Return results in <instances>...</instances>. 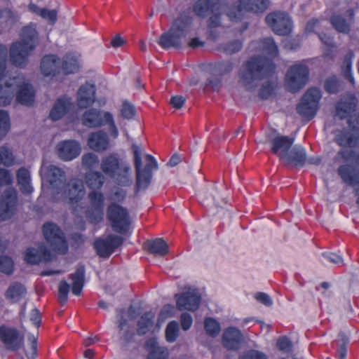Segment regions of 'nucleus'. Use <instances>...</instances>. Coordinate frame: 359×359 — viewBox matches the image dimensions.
<instances>
[{"mask_svg": "<svg viewBox=\"0 0 359 359\" xmlns=\"http://www.w3.org/2000/svg\"><path fill=\"white\" fill-rule=\"evenodd\" d=\"M263 51L271 58L261 55L250 57L243 65L240 78L243 86L248 90H252L257 86V82L269 78L276 71V65L273 61L278 55V48L273 39L264 38L261 41Z\"/></svg>", "mask_w": 359, "mask_h": 359, "instance_id": "1", "label": "nucleus"}, {"mask_svg": "<svg viewBox=\"0 0 359 359\" xmlns=\"http://www.w3.org/2000/svg\"><path fill=\"white\" fill-rule=\"evenodd\" d=\"M40 174L52 188L56 190L57 194H62L64 199L73 207L74 213L77 214L80 212L79 209H83V207L79 206V203L83 198L86 189L81 180L74 178L66 183L64 171L53 165L48 166L42 165L40 168Z\"/></svg>", "mask_w": 359, "mask_h": 359, "instance_id": "2", "label": "nucleus"}, {"mask_svg": "<svg viewBox=\"0 0 359 359\" xmlns=\"http://www.w3.org/2000/svg\"><path fill=\"white\" fill-rule=\"evenodd\" d=\"M194 18L189 10L181 11L175 18L168 31L159 37L158 44L163 49H180L183 40L188 36L194 25Z\"/></svg>", "mask_w": 359, "mask_h": 359, "instance_id": "3", "label": "nucleus"}, {"mask_svg": "<svg viewBox=\"0 0 359 359\" xmlns=\"http://www.w3.org/2000/svg\"><path fill=\"white\" fill-rule=\"evenodd\" d=\"M16 93V101L26 106H32L34 102L35 92L29 83H18V78H11L4 84H0V106L11 104Z\"/></svg>", "mask_w": 359, "mask_h": 359, "instance_id": "4", "label": "nucleus"}, {"mask_svg": "<svg viewBox=\"0 0 359 359\" xmlns=\"http://www.w3.org/2000/svg\"><path fill=\"white\" fill-rule=\"evenodd\" d=\"M21 40L12 43L10 47V60L15 67H25L28 57L36 47L37 32L35 29L25 27L22 29Z\"/></svg>", "mask_w": 359, "mask_h": 359, "instance_id": "5", "label": "nucleus"}, {"mask_svg": "<svg viewBox=\"0 0 359 359\" xmlns=\"http://www.w3.org/2000/svg\"><path fill=\"white\" fill-rule=\"evenodd\" d=\"M100 168L107 176L115 180L121 187L131 184L130 168L116 153L108 154L101 161Z\"/></svg>", "mask_w": 359, "mask_h": 359, "instance_id": "6", "label": "nucleus"}, {"mask_svg": "<svg viewBox=\"0 0 359 359\" xmlns=\"http://www.w3.org/2000/svg\"><path fill=\"white\" fill-rule=\"evenodd\" d=\"M131 149L133 153L134 166L136 171L135 189L139 191L149 187L151 182L153 170H158V165L156 158L152 155L146 154L147 163L142 169V151L136 144H133Z\"/></svg>", "mask_w": 359, "mask_h": 359, "instance_id": "7", "label": "nucleus"}, {"mask_svg": "<svg viewBox=\"0 0 359 359\" xmlns=\"http://www.w3.org/2000/svg\"><path fill=\"white\" fill-rule=\"evenodd\" d=\"M82 123L83 126L91 128H100L108 125L111 137L116 139L118 136V130L114 116L109 111L91 108L86 111L82 115Z\"/></svg>", "mask_w": 359, "mask_h": 359, "instance_id": "8", "label": "nucleus"}, {"mask_svg": "<svg viewBox=\"0 0 359 359\" xmlns=\"http://www.w3.org/2000/svg\"><path fill=\"white\" fill-rule=\"evenodd\" d=\"M107 218L113 231L126 234L130 228V217L128 210L116 202L111 203L107 209Z\"/></svg>", "mask_w": 359, "mask_h": 359, "instance_id": "9", "label": "nucleus"}, {"mask_svg": "<svg viewBox=\"0 0 359 359\" xmlns=\"http://www.w3.org/2000/svg\"><path fill=\"white\" fill-rule=\"evenodd\" d=\"M46 241L54 252L65 255L68 251V245L62 229L55 223L47 222L42 226Z\"/></svg>", "mask_w": 359, "mask_h": 359, "instance_id": "10", "label": "nucleus"}, {"mask_svg": "<svg viewBox=\"0 0 359 359\" xmlns=\"http://www.w3.org/2000/svg\"><path fill=\"white\" fill-rule=\"evenodd\" d=\"M322 95L317 88H309L297 105V111L302 117L311 120L316 116L319 109V102Z\"/></svg>", "mask_w": 359, "mask_h": 359, "instance_id": "11", "label": "nucleus"}, {"mask_svg": "<svg viewBox=\"0 0 359 359\" xmlns=\"http://www.w3.org/2000/svg\"><path fill=\"white\" fill-rule=\"evenodd\" d=\"M269 4V0H238L237 4L229 8L226 14L231 21L238 22L241 20L243 11L263 13Z\"/></svg>", "mask_w": 359, "mask_h": 359, "instance_id": "12", "label": "nucleus"}, {"mask_svg": "<svg viewBox=\"0 0 359 359\" xmlns=\"http://www.w3.org/2000/svg\"><path fill=\"white\" fill-rule=\"evenodd\" d=\"M309 71L308 67L302 64L291 66L286 74L285 82L288 90L296 93L303 88L309 81Z\"/></svg>", "mask_w": 359, "mask_h": 359, "instance_id": "13", "label": "nucleus"}, {"mask_svg": "<svg viewBox=\"0 0 359 359\" xmlns=\"http://www.w3.org/2000/svg\"><path fill=\"white\" fill-rule=\"evenodd\" d=\"M265 21L273 32L280 36H286L291 33L292 21L288 13L273 12L266 16Z\"/></svg>", "mask_w": 359, "mask_h": 359, "instance_id": "14", "label": "nucleus"}, {"mask_svg": "<svg viewBox=\"0 0 359 359\" xmlns=\"http://www.w3.org/2000/svg\"><path fill=\"white\" fill-rule=\"evenodd\" d=\"M0 341L7 350L16 352L24 346V335L15 327L1 325H0Z\"/></svg>", "mask_w": 359, "mask_h": 359, "instance_id": "15", "label": "nucleus"}, {"mask_svg": "<svg viewBox=\"0 0 359 359\" xmlns=\"http://www.w3.org/2000/svg\"><path fill=\"white\" fill-rule=\"evenodd\" d=\"M90 207L86 211L88 221L93 224L100 223L104 217V196L102 192L90 191L88 194Z\"/></svg>", "mask_w": 359, "mask_h": 359, "instance_id": "16", "label": "nucleus"}, {"mask_svg": "<svg viewBox=\"0 0 359 359\" xmlns=\"http://www.w3.org/2000/svg\"><path fill=\"white\" fill-rule=\"evenodd\" d=\"M124 242V238L118 235L109 234L104 238H97L93 247L97 255L100 257L108 258Z\"/></svg>", "mask_w": 359, "mask_h": 359, "instance_id": "17", "label": "nucleus"}, {"mask_svg": "<svg viewBox=\"0 0 359 359\" xmlns=\"http://www.w3.org/2000/svg\"><path fill=\"white\" fill-rule=\"evenodd\" d=\"M18 205L17 191L13 188L6 189L0 199V220L6 221L15 214Z\"/></svg>", "mask_w": 359, "mask_h": 359, "instance_id": "18", "label": "nucleus"}, {"mask_svg": "<svg viewBox=\"0 0 359 359\" xmlns=\"http://www.w3.org/2000/svg\"><path fill=\"white\" fill-rule=\"evenodd\" d=\"M176 304L180 311H196L201 301V295L195 290H188L182 294H176Z\"/></svg>", "mask_w": 359, "mask_h": 359, "instance_id": "19", "label": "nucleus"}, {"mask_svg": "<svg viewBox=\"0 0 359 359\" xmlns=\"http://www.w3.org/2000/svg\"><path fill=\"white\" fill-rule=\"evenodd\" d=\"M56 149L59 158L65 161L76 158L81 151L79 142L74 140L60 141L57 144Z\"/></svg>", "mask_w": 359, "mask_h": 359, "instance_id": "20", "label": "nucleus"}, {"mask_svg": "<svg viewBox=\"0 0 359 359\" xmlns=\"http://www.w3.org/2000/svg\"><path fill=\"white\" fill-rule=\"evenodd\" d=\"M294 142V137L278 135L270 140V151L274 155H278L280 160L285 156Z\"/></svg>", "mask_w": 359, "mask_h": 359, "instance_id": "21", "label": "nucleus"}, {"mask_svg": "<svg viewBox=\"0 0 359 359\" xmlns=\"http://www.w3.org/2000/svg\"><path fill=\"white\" fill-rule=\"evenodd\" d=\"M243 334L241 331L236 327H228L224 330L222 334V345L225 348L228 350H238L243 343Z\"/></svg>", "mask_w": 359, "mask_h": 359, "instance_id": "22", "label": "nucleus"}, {"mask_svg": "<svg viewBox=\"0 0 359 359\" xmlns=\"http://www.w3.org/2000/svg\"><path fill=\"white\" fill-rule=\"evenodd\" d=\"M61 60L54 54L46 55L41 61L40 69L45 76H55L61 72Z\"/></svg>", "mask_w": 359, "mask_h": 359, "instance_id": "23", "label": "nucleus"}, {"mask_svg": "<svg viewBox=\"0 0 359 359\" xmlns=\"http://www.w3.org/2000/svg\"><path fill=\"white\" fill-rule=\"evenodd\" d=\"M96 88L94 84L86 82L78 90L77 104L81 109L91 106L95 101Z\"/></svg>", "mask_w": 359, "mask_h": 359, "instance_id": "24", "label": "nucleus"}, {"mask_svg": "<svg viewBox=\"0 0 359 359\" xmlns=\"http://www.w3.org/2000/svg\"><path fill=\"white\" fill-rule=\"evenodd\" d=\"M357 107V99L353 95L341 98L336 104L337 115L341 120L352 116Z\"/></svg>", "mask_w": 359, "mask_h": 359, "instance_id": "25", "label": "nucleus"}, {"mask_svg": "<svg viewBox=\"0 0 359 359\" xmlns=\"http://www.w3.org/2000/svg\"><path fill=\"white\" fill-rule=\"evenodd\" d=\"M283 160L287 166L303 167L307 160L306 150L302 146L296 145L290 149Z\"/></svg>", "mask_w": 359, "mask_h": 359, "instance_id": "26", "label": "nucleus"}, {"mask_svg": "<svg viewBox=\"0 0 359 359\" xmlns=\"http://www.w3.org/2000/svg\"><path fill=\"white\" fill-rule=\"evenodd\" d=\"M88 147L95 151H103L108 149L109 140L105 132L97 130L91 133L88 138Z\"/></svg>", "mask_w": 359, "mask_h": 359, "instance_id": "27", "label": "nucleus"}, {"mask_svg": "<svg viewBox=\"0 0 359 359\" xmlns=\"http://www.w3.org/2000/svg\"><path fill=\"white\" fill-rule=\"evenodd\" d=\"M72 106L71 99L62 96L58 97L52 107L49 117L53 121H58L67 114Z\"/></svg>", "mask_w": 359, "mask_h": 359, "instance_id": "28", "label": "nucleus"}, {"mask_svg": "<svg viewBox=\"0 0 359 359\" xmlns=\"http://www.w3.org/2000/svg\"><path fill=\"white\" fill-rule=\"evenodd\" d=\"M86 269L84 265H79L74 273L69 276V279L72 281V292L76 296H80L82 293L83 287L85 284Z\"/></svg>", "mask_w": 359, "mask_h": 359, "instance_id": "29", "label": "nucleus"}, {"mask_svg": "<svg viewBox=\"0 0 359 359\" xmlns=\"http://www.w3.org/2000/svg\"><path fill=\"white\" fill-rule=\"evenodd\" d=\"M335 142L342 147H355L358 146L359 129L355 130V133H352L345 129L340 130L335 136Z\"/></svg>", "mask_w": 359, "mask_h": 359, "instance_id": "30", "label": "nucleus"}, {"mask_svg": "<svg viewBox=\"0 0 359 359\" xmlns=\"http://www.w3.org/2000/svg\"><path fill=\"white\" fill-rule=\"evenodd\" d=\"M146 348L149 351L147 359H168L169 353L163 346H159L155 339L146 341Z\"/></svg>", "mask_w": 359, "mask_h": 359, "instance_id": "31", "label": "nucleus"}, {"mask_svg": "<svg viewBox=\"0 0 359 359\" xmlns=\"http://www.w3.org/2000/svg\"><path fill=\"white\" fill-rule=\"evenodd\" d=\"M218 2L214 0H197L193 6L195 14L200 18H205L217 8Z\"/></svg>", "mask_w": 359, "mask_h": 359, "instance_id": "32", "label": "nucleus"}, {"mask_svg": "<svg viewBox=\"0 0 359 359\" xmlns=\"http://www.w3.org/2000/svg\"><path fill=\"white\" fill-rule=\"evenodd\" d=\"M338 174L341 180L347 184H359V174L351 165H341L338 168Z\"/></svg>", "mask_w": 359, "mask_h": 359, "instance_id": "33", "label": "nucleus"}, {"mask_svg": "<svg viewBox=\"0 0 359 359\" xmlns=\"http://www.w3.org/2000/svg\"><path fill=\"white\" fill-rule=\"evenodd\" d=\"M26 294V287L22 283L15 282L9 285L5 292V297L11 303H17L20 302Z\"/></svg>", "mask_w": 359, "mask_h": 359, "instance_id": "34", "label": "nucleus"}, {"mask_svg": "<svg viewBox=\"0 0 359 359\" xmlns=\"http://www.w3.org/2000/svg\"><path fill=\"white\" fill-rule=\"evenodd\" d=\"M17 181L22 193L29 194L33 191L30 173L27 168L22 167L17 171Z\"/></svg>", "mask_w": 359, "mask_h": 359, "instance_id": "35", "label": "nucleus"}, {"mask_svg": "<svg viewBox=\"0 0 359 359\" xmlns=\"http://www.w3.org/2000/svg\"><path fill=\"white\" fill-rule=\"evenodd\" d=\"M146 245L149 253L159 256H165L169 251V246L163 238L148 241Z\"/></svg>", "mask_w": 359, "mask_h": 359, "instance_id": "36", "label": "nucleus"}, {"mask_svg": "<svg viewBox=\"0 0 359 359\" xmlns=\"http://www.w3.org/2000/svg\"><path fill=\"white\" fill-rule=\"evenodd\" d=\"M155 316L151 311L144 313L137 321V333L139 336L146 334L153 326Z\"/></svg>", "mask_w": 359, "mask_h": 359, "instance_id": "37", "label": "nucleus"}, {"mask_svg": "<svg viewBox=\"0 0 359 359\" xmlns=\"http://www.w3.org/2000/svg\"><path fill=\"white\" fill-rule=\"evenodd\" d=\"M61 72L65 75L75 73L79 69L77 59L71 53H67L61 61Z\"/></svg>", "mask_w": 359, "mask_h": 359, "instance_id": "38", "label": "nucleus"}, {"mask_svg": "<svg viewBox=\"0 0 359 359\" xmlns=\"http://www.w3.org/2000/svg\"><path fill=\"white\" fill-rule=\"evenodd\" d=\"M354 58V53L353 50H348L344 58L341 65L342 73L351 83H354V78L352 74V61Z\"/></svg>", "mask_w": 359, "mask_h": 359, "instance_id": "39", "label": "nucleus"}, {"mask_svg": "<svg viewBox=\"0 0 359 359\" xmlns=\"http://www.w3.org/2000/svg\"><path fill=\"white\" fill-rule=\"evenodd\" d=\"M86 182L90 189H100L104 184V178L101 172L93 171L86 174Z\"/></svg>", "mask_w": 359, "mask_h": 359, "instance_id": "40", "label": "nucleus"}, {"mask_svg": "<svg viewBox=\"0 0 359 359\" xmlns=\"http://www.w3.org/2000/svg\"><path fill=\"white\" fill-rule=\"evenodd\" d=\"M330 22L333 27L340 33L348 34L350 32V26L346 20L340 15L334 14L330 18Z\"/></svg>", "mask_w": 359, "mask_h": 359, "instance_id": "41", "label": "nucleus"}, {"mask_svg": "<svg viewBox=\"0 0 359 359\" xmlns=\"http://www.w3.org/2000/svg\"><path fill=\"white\" fill-rule=\"evenodd\" d=\"M204 329L208 336L216 337L221 331V325L215 318L208 317L204 320Z\"/></svg>", "mask_w": 359, "mask_h": 359, "instance_id": "42", "label": "nucleus"}, {"mask_svg": "<svg viewBox=\"0 0 359 359\" xmlns=\"http://www.w3.org/2000/svg\"><path fill=\"white\" fill-rule=\"evenodd\" d=\"M243 48V41L238 39L223 43L219 46V50L227 55L239 52Z\"/></svg>", "mask_w": 359, "mask_h": 359, "instance_id": "43", "label": "nucleus"}, {"mask_svg": "<svg viewBox=\"0 0 359 359\" xmlns=\"http://www.w3.org/2000/svg\"><path fill=\"white\" fill-rule=\"evenodd\" d=\"M324 88L330 94H337L341 89V83L336 76H332L325 80Z\"/></svg>", "mask_w": 359, "mask_h": 359, "instance_id": "44", "label": "nucleus"}, {"mask_svg": "<svg viewBox=\"0 0 359 359\" xmlns=\"http://www.w3.org/2000/svg\"><path fill=\"white\" fill-rule=\"evenodd\" d=\"M179 334V324L177 321H170L165 328V339L169 343L175 342Z\"/></svg>", "mask_w": 359, "mask_h": 359, "instance_id": "45", "label": "nucleus"}, {"mask_svg": "<svg viewBox=\"0 0 359 359\" xmlns=\"http://www.w3.org/2000/svg\"><path fill=\"white\" fill-rule=\"evenodd\" d=\"M11 127L10 116L5 110L0 109V140L8 133Z\"/></svg>", "mask_w": 359, "mask_h": 359, "instance_id": "46", "label": "nucleus"}, {"mask_svg": "<svg viewBox=\"0 0 359 359\" xmlns=\"http://www.w3.org/2000/svg\"><path fill=\"white\" fill-rule=\"evenodd\" d=\"M14 262L7 255H0V272L11 275L14 272Z\"/></svg>", "mask_w": 359, "mask_h": 359, "instance_id": "47", "label": "nucleus"}, {"mask_svg": "<svg viewBox=\"0 0 359 359\" xmlns=\"http://www.w3.org/2000/svg\"><path fill=\"white\" fill-rule=\"evenodd\" d=\"M99 163L98 156L91 152L84 154L82 156L83 165L89 170L95 168Z\"/></svg>", "mask_w": 359, "mask_h": 359, "instance_id": "48", "label": "nucleus"}, {"mask_svg": "<svg viewBox=\"0 0 359 359\" xmlns=\"http://www.w3.org/2000/svg\"><path fill=\"white\" fill-rule=\"evenodd\" d=\"M25 261L27 264H38L41 262L39 248H28L25 252Z\"/></svg>", "mask_w": 359, "mask_h": 359, "instance_id": "49", "label": "nucleus"}, {"mask_svg": "<svg viewBox=\"0 0 359 359\" xmlns=\"http://www.w3.org/2000/svg\"><path fill=\"white\" fill-rule=\"evenodd\" d=\"M28 341L29 347L25 352V355L29 359H35L38 355L37 338H36L34 334H29Z\"/></svg>", "mask_w": 359, "mask_h": 359, "instance_id": "50", "label": "nucleus"}, {"mask_svg": "<svg viewBox=\"0 0 359 359\" xmlns=\"http://www.w3.org/2000/svg\"><path fill=\"white\" fill-rule=\"evenodd\" d=\"M136 114L135 106L128 101H124L121 109V114L123 118L130 120L134 118Z\"/></svg>", "mask_w": 359, "mask_h": 359, "instance_id": "51", "label": "nucleus"}, {"mask_svg": "<svg viewBox=\"0 0 359 359\" xmlns=\"http://www.w3.org/2000/svg\"><path fill=\"white\" fill-rule=\"evenodd\" d=\"M13 162L14 158L10 149L4 146L0 147V165L10 166Z\"/></svg>", "mask_w": 359, "mask_h": 359, "instance_id": "52", "label": "nucleus"}, {"mask_svg": "<svg viewBox=\"0 0 359 359\" xmlns=\"http://www.w3.org/2000/svg\"><path fill=\"white\" fill-rule=\"evenodd\" d=\"M69 291V285L66 280H61L58 286V299L62 304H65L67 302Z\"/></svg>", "mask_w": 359, "mask_h": 359, "instance_id": "53", "label": "nucleus"}, {"mask_svg": "<svg viewBox=\"0 0 359 359\" xmlns=\"http://www.w3.org/2000/svg\"><path fill=\"white\" fill-rule=\"evenodd\" d=\"M18 16L10 9H0V20L8 25H12L18 21Z\"/></svg>", "mask_w": 359, "mask_h": 359, "instance_id": "54", "label": "nucleus"}, {"mask_svg": "<svg viewBox=\"0 0 359 359\" xmlns=\"http://www.w3.org/2000/svg\"><path fill=\"white\" fill-rule=\"evenodd\" d=\"M7 48L5 46L0 44V81L4 77L6 69Z\"/></svg>", "mask_w": 359, "mask_h": 359, "instance_id": "55", "label": "nucleus"}, {"mask_svg": "<svg viewBox=\"0 0 359 359\" xmlns=\"http://www.w3.org/2000/svg\"><path fill=\"white\" fill-rule=\"evenodd\" d=\"M41 17L46 20L49 25H53L57 22V13L55 10L42 8Z\"/></svg>", "mask_w": 359, "mask_h": 359, "instance_id": "56", "label": "nucleus"}, {"mask_svg": "<svg viewBox=\"0 0 359 359\" xmlns=\"http://www.w3.org/2000/svg\"><path fill=\"white\" fill-rule=\"evenodd\" d=\"M274 92V88L270 83H264L259 90V96L262 100H266L271 97Z\"/></svg>", "mask_w": 359, "mask_h": 359, "instance_id": "57", "label": "nucleus"}, {"mask_svg": "<svg viewBox=\"0 0 359 359\" xmlns=\"http://www.w3.org/2000/svg\"><path fill=\"white\" fill-rule=\"evenodd\" d=\"M238 359H267L266 355L256 350H250L241 355Z\"/></svg>", "mask_w": 359, "mask_h": 359, "instance_id": "58", "label": "nucleus"}, {"mask_svg": "<svg viewBox=\"0 0 359 359\" xmlns=\"http://www.w3.org/2000/svg\"><path fill=\"white\" fill-rule=\"evenodd\" d=\"M233 63L231 61H222L216 65V69L220 74L224 75L233 70Z\"/></svg>", "mask_w": 359, "mask_h": 359, "instance_id": "59", "label": "nucleus"}, {"mask_svg": "<svg viewBox=\"0 0 359 359\" xmlns=\"http://www.w3.org/2000/svg\"><path fill=\"white\" fill-rule=\"evenodd\" d=\"M277 347L280 351L289 352L292 348V342L287 337H280L276 343Z\"/></svg>", "mask_w": 359, "mask_h": 359, "instance_id": "60", "label": "nucleus"}, {"mask_svg": "<svg viewBox=\"0 0 359 359\" xmlns=\"http://www.w3.org/2000/svg\"><path fill=\"white\" fill-rule=\"evenodd\" d=\"M13 183V176L9 170L0 168V187L9 185Z\"/></svg>", "mask_w": 359, "mask_h": 359, "instance_id": "61", "label": "nucleus"}, {"mask_svg": "<svg viewBox=\"0 0 359 359\" xmlns=\"http://www.w3.org/2000/svg\"><path fill=\"white\" fill-rule=\"evenodd\" d=\"M39 252L41 262H50L53 259V255L50 250H48L43 244L39 245Z\"/></svg>", "mask_w": 359, "mask_h": 359, "instance_id": "62", "label": "nucleus"}, {"mask_svg": "<svg viewBox=\"0 0 359 359\" xmlns=\"http://www.w3.org/2000/svg\"><path fill=\"white\" fill-rule=\"evenodd\" d=\"M180 323L183 330L187 331L193 323V318L189 313H182L180 316Z\"/></svg>", "mask_w": 359, "mask_h": 359, "instance_id": "63", "label": "nucleus"}, {"mask_svg": "<svg viewBox=\"0 0 359 359\" xmlns=\"http://www.w3.org/2000/svg\"><path fill=\"white\" fill-rule=\"evenodd\" d=\"M323 256L330 263L343 265L344 260L341 255L334 252H323Z\"/></svg>", "mask_w": 359, "mask_h": 359, "instance_id": "64", "label": "nucleus"}]
</instances>
